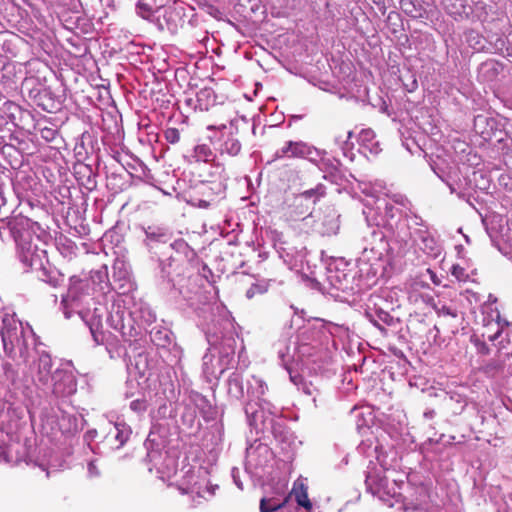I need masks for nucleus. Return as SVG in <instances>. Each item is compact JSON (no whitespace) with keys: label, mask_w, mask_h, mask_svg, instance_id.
Returning <instances> with one entry per match:
<instances>
[{"label":"nucleus","mask_w":512,"mask_h":512,"mask_svg":"<svg viewBox=\"0 0 512 512\" xmlns=\"http://www.w3.org/2000/svg\"><path fill=\"white\" fill-rule=\"evenodd\" d=\"M482 328L471 336V342L481 354H489L490 348L486 340L497 347V350L506 357H512V333H506L498 344L495 341L502 336L503 330L508 326V322L501 318L496 299L489 296L488 302L482 307Z\"/></svg>","instance_id":"nucleus-1"},{"label":"nucleus","mask_w":512,"mask_h":512,"mask_svg":"<svg viewBox=\"0 0 512 512\" xmlns=\"http://www.w3.org/2000/svg\"><path fill=\"white\" fill-rule=\"evenodd\" d=\"M217 486L209 485L208 473L204 469L189 470L181 479L179 489L182 493L209 499L215 494Z\"/></svg>","instance_id":"nucleus-2"},{"label":"nucleus","mask_w":512,"mask_h":512,"mask_svg":"<svg viewBox=\"0 0 512 512\" xmlns=\"http://www.w3.org/2000/svg\"><path fill=\"white\" fill-rule=\"evenodd\" d=\"M47 388L57 396H68L76 391L77 383L71 369H57L52 374V380Z\"/></svg>","instance_id":"nucleus-3"},{"label":"nucleus","mask_w":512,"mask_h":512,"mask_svg":"<svg viewBox=\"0 0 512 512\" xmlns=\"http://www.w3.org/2000/svg\"><path fill=\"white\" fill-rule=\"evenodd\" d=\"M9 442L5 446L0 445V455L9 463H18L27 457L25 441L19 435L13 437L7 433Z\"/></svg>","instance_id":"nucleus-4"},{"label":"nucleus","mask_w":512,"mask_h":512,"mask_svg":"<svg viewBox=\"0 0 512 512\" xmlns=\"http://www.w3.org/2000/svg\"><path fill=\"white\" fill-rule=\"evenodd\" d=\"M316 150L302 141H290L284 147L276 152L278 158L282 157H300L311 158Z\"/></svg>","instance_id":"nucleus-5"},{"label":"nucleus","mask_w":512,"mask_h":512,"mask_svg":"<svg viewBox=\"0 0 512 512\" xmlns=\"http://www.w3.org/2000/svg\"><path fill=\"white\" fill-rule=\"evenodd\" d=\"M267 386L263 382L262 379L257 377H252V380L249 382L248 386V394L251 395V401L246 406V413L250 414L254 421L257 422L258 419L262 418V415L259 411L254 410L252 401L260 400L261 397L265 394Z\"/></svg>","instance_id":"nucleus-6"},{"label":"nucleus","mask_w":512,"mask_h":512,"mask_svg":"<svg viewBox=\"0 0 512 512\" xmlns=\"http://www.w3.org/2000/svg\"><path fill=\"white\" fill-rule=\"evenodd\" d=\"M52 360L50 356L43 354L39 356L35 364L34 381L38 384L48 387L52 380L51 374Z\"/></svg>","instance_id":"nucleus-7"},{"label":"nucleus","mask_w":512,"mask_h":512,"mask_svg":"<svg viewBox=\"0 0 512 512\" xmlns=\"http://www.w3.org/2000/svg\"><path fill=\"white\" fill-rule=\"evenodd\" d=\"M22 261L32 269H40L44 267L43 260L46 257L44 250H38L32 248L31 245L28 247H22Z\"/></svg>","instance_id":"nucleus-8"},{"label":"nucleus","mask_w":512,"mask_h":512,"mask_svg":"<svg viewBox=\"0 0 512 512\" xmlns=\"http://www.w3.org/2000/svg\"><path fill=\"white\" fill-rule=\"evenodd\" d=\"M288 497H294L298 505L306 509H311L312 507V504L308 498L307 488L301 480H298L294 483L293 489Z\"/></svg>","instance_id":"nucleus-9"},{"label":"nucleus","mask_w":512,"mask_h":512,"mask_svg":"<svg viewBox=\"0 0 512 512\" xmlns=\"http://www.w3.org/2000/svg\"><path fill=\"white\" fill-rule=\"evenodd\" d=\"M289 497H284L282 500L276 497L262 498L260 502L261 512H276L282 509L288 502Z\"/></svg>","instance_id":"nucleus-10"},{"label":"nucleus","mask_w":512,"mask_h":512,"mask_svg":"<svg viewBox=\"0 0 512 512\" xmlns=\"http://www.w3.org/2000/svg\"><path fill=\"white\" fill-rule=\"evenodd\" d=\"M114 428L116 431L115 439L118 441V446L120 447L129 439L132 431L131 428L123 422H116Z\"/></svg>","instance_id":"nucleus-11"},{"label":"nucleus","mask_w":512,"mask_h":512,"mask_svg":"<svg viewBox=\"0 0 512 512\" xmlns=\"http://www.w3.org/2000/svg\"><path fill=\"white\" fill-rule=\"evenodd\" d=\"M241 149L239 141L233 137L228 138L222 145V151L229 155H237Z\"/></svg>","instance_id":"nucleus-12"},{"label":"nucleus","mask_w":512,"mask_h":512,"mask_svg":"<svg viewBox=\"0 0 512 512\" xmlns=\"http://www.w3.org/2000/svg\"><path fill=\"white\" fill-rule=\"evenodd\" d=\"M375 137V134L372 130H362L360 132L359 138L360 141L363 143V145L369 149L371 152L377 153V148H374L373 146L368 145V142H370Z\"/></svg>","instance_id":"nucleus-13"},{"label":"nucleus","mask_w":512,"mask_h":512,"mask_svg":"<svg viewBox=\"0 0 512 512\" xmlns=\"http://www.w3.org/2000/svg\"><path fill=\"white\" fill-rule=\"evenodd\" d=\"M195 153H196L198 160L205 161V162L209 161L212 157L211 150L205 145L197 146L195 149Z\"/></svg>","instance_id":"nucleus-14"},{"label":"nucleus","mask_w":512,"mask_h":512,"mask_svg":"<svg viewBox=\"0 0 512 512\" xmlns=\"http://www.w3.org/2000/svg\"><path fill=\"white\" fill-rule=\"evenodd\" d=\"M147 407H148V402H147L146 398L135 399L130 403L131 410L136 413H142V412L146 411Z\"/></svg>","instance_id":"nucleus-15"},{"label":"nucleus","mask_w":512,"mask_h":512,"mask_svg":"<svg viewBox=\"0 0 512 512\" xmlns=\"http://www.w3.org/2000/svg\"><path fill=\"white\" fill-rule=\"evenodd\" d=\"M267 290V287L265 285H259V284H255L253 285L252 287H250L247 292H246V296L248 298H252L254 297L256 294H263L265 293Z\"/></svg>","instance_id":"nucleus-16"},{"label":"nucleus","mask_w":512,"mask_h":512,"mask_svg":"<svg viewBox=\"0 0 512 512\" xmlns=\"http://www.w3.org/2000/svg\"><path fill=\"white\" fill-rule=\"evenodd\" d=\"M165 137L170 143H176L180 139L179 131L175 128H169L165 132Z\"/></svg>","instance_id":"nucleus-17"},{"label":"nucleus","mask_w":512,"mask_h":512,"mask_svg":"<svg viewBox=\"0 0 512 512\" xmlns=\"http://www.w3.org/2000/svg\"><path fill=\"white\" fill-rule=\"evenodd\" d=\"M277 349L279 357L282 359L284 363H286V357L289 355L290 346L286 345L285 343L279 342Z\"/></svg>","instance_id":"nucleus-18"},{"label":"nucleus","mask_w":512,"mask_h":512,"mask_svg":"<svg viewBox=\"0 0 512 512\" xmlns=\"http://www.w3.org/2000/svg\"><path fill=\"white\" fill-rule=\"evenodd\" d=\"M451 272H452V275L455 276L458 280L466 279L465 271L459 265H453Z\"/></svg>","instance_id":"nucleus-19"},{"label":"nucleus","mask_w":512,"mask_h":512,"mask_svg":"<svg viewBox=\"0 0 512 512\" xmlns=\"http://www.w3.org/2000/svg\"><path fill=\"white\" fill-rule=\"evenodd\" d=\"M426 273L429 275L430 280H431L435 285H440L441 280H440V278L436 275V273H435L434 271H432L431 269H427V270H426Z\"/></svg>","instance_id":"nucleus-20"},{"label":"nucleus","mask_w":512,"mask_h":512,"mask_svg":"<svg viewBox=\"0 0 512 512\" xmlns=\"http://www.w3.org/2000/svg\"><path fill=\"white\" fill-rule=\"evenodd\" d=\"M439 315H450L452 317H456V313L453 312L449 307L442 306L437 310Z\"/></svg>","instance_id":"nucleus-21"},{"label":"nucleus","mask_w":512,"mask_h":512,"mask_svg":"<svg viewBox=\"0 0 512 512\" xmlns=\"http://www.w3.org/2000/svg\"><path fill=\"white\" fill-rule=\"evenodd\" d=\"M1 335H2V340H3V343L5 346L7 345L8 340L11 342V335H10V331L8 329L4 328L1 331Z\"/></svg>","instance_id":"nucleus-22"},{"label":"nucleus","mask_w":512,"mask_h":512,"mask_svg":"<svg viewBox=\"0 0 512 512\" xmlns=\"http://www.w3.org/2000/svg\"><path fill=\"white\" fill-rule=\"evenodd\" d=\"M223 130L225 131L226 135L233 136V134L236 131V128L232 124H229L228 126L224 125Z\"/></svg>","instance_id":"nucleus-23"},{"label":"nucleus","mask_w":512,"mask_h":512,"mask_svg":"<svg viewBox=\"0 0 512 512\" xmlns=\"http://www.w3.org/2000/svg\"><path fill=\"white\" fill-rule=\"evenodd\" d=\"M88 471H89V474L91 476H97L98 475V470L94 464V462H90L89 465H88Z\"/></svg>","instance_id":"nucleus-24"},{"label":"nucleus","mask_w":512,"mask_h":512,"mask_svg":"<svg viewBox=\"0 0 512 512\" xmlns=\"http://www.w3.org/2000/svg\"><path fill=\"white\" fill-rule=\"evenodd\" d=\"M232 476H233L234 482H235V484L238 486V488H239V489H243L242 483L239 481V479H237V476H236V469H233V470H232Z\"/></svg>","instance_id":"nucleus-25"},{"label":"nucleus","mask_w":512,"mask_h":512,"mask_svg":"<svg viewBox=\"0 0 512 512\" xmlns=\"http://www.w3.org/2000/svg\"><path fill=\"white\" fill-rule=\"evenodd\" d=\"M143 6H144L143 2H140V3L138 4L139 14L141 15V17H148V15H144V14H143Z\"/></svg>","instance_id":"nucleus-26"},{"label":"nucleus","mask_w":512,"mask_h":512,"mask_svg":"<svg viewBox=\"0 0 512 512\" xmlns=\"http://www.w3.org/2000/svg\"><path fill=\"white\" fill-rule=\"evenodd\" d=\"M91 332H92V335L94 337V340L97 342V343H100L101 342V339H99L98 335L95 333V331L93 329H91Z\"/></svg>","instance_id":"nucleus-27"},{"label":"nucleus","mask_w":512,"mask_h":512,"mask_svg":"<svg viewBox=\"0 0 512 512\" xmlns=\"http://www.w3.org/2000/svg\"><path fill=\"white\" fill-rule=\"evenodd\" d=\"M368 416H369V419H368V420H365L366 425H368V424H369V422H371V421H372L371 413H368Z\"/></svg>","instance_id":"nucleus-28"},{"label":"nucleus","mask_w":512,"mask_h":512,"mask_svg":"<svg viewBox=\"0 0 512 512\" xmlns=\"http://www.w3.org/2000/svg\"><path fill=\"white\" fill-rule=\"evenodd\" d=\"M259 450H260V451H263V452H268V449H267V447H266V446H260V447H259Z\"/></svg>","instance_id":"nucleus-29"},{"label":"nucleus","mask_w":512,"mask_h":512,"mask_svg":"<svg viewBox=\"0 0 512 512\" xmlns=\"http://www.w3.org/2000/svg\"><path fill=\"white\" fill-rule=\"evenodd\" d=\"M67 301H68V298H64V299H63V302H64V303H67Z\"/></svg>","instance_id":"nucleus-30"}]
</instances>
